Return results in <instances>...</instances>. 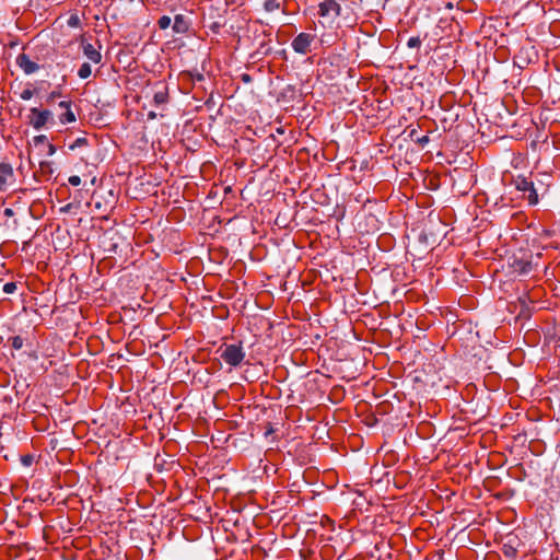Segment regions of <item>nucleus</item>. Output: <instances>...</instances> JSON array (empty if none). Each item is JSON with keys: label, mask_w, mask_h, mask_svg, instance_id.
I'll return each mask as SVG.
<instances>
[{"label": "nucleus", "mask_w": 560, "mask_h": 560, "mask_svg": "<svg viewBox=\"0 0 560 560\" xmlns=\"http://www.w3.org/2000/svg\"><path fill=\"white\" fill-rule=\"evenodd\" d=\"M280 7L279 2L277 0H266L264 3V8L267 12H272L278 10Z\"/></svg>", "instance_id": "nucleus-14"}, {"label": "nucleus", "mask_w": 560, "mask_h": 560, "mask_svg": "<svg viewBox=\"0 0 560 560\" xmlns=\"http://www.w3.org/2000/svg\"><path fill=\"white\" fill-rule=\"evenodd\" d=\"M421 45V40L419 37H410L407 42V46L409 48H418Z\"/></svg>", "instance_id": "nucleus-19"}, {"label": "nucleus", "mask_w": 560, "mask_h": 560, "mask_svg": "<svg viewBox=\"0 0 560 560\" xmlns=\"http://www.w3.org/2000/svg\"><path fill=\"white\" fill-rule=\"evenodd\" d=\"M516 548L513 547L511 541L503 545V553L508 557H515L516 556Z\"/></svg>", "instance_id": "nucleus-16"}, {"label": "nucleus", "mask_w": 560, "mask_h": 560, "mask_svg": "<svg viewBox=\"0 0 560 560\" xmlns=\"http://www.w3.org/2000/svg\"><path fill=\"white\" fill-rule=\"evenodd\" d=\"M33 95H34V91H32L30 89H25L21 93V98L24 101H27V100H31L33 97Z\"/></svg>", "instance_id": "nucleus-23"}, {"label": "nucleus", "mask_w": 560, "mask_h": 560, "mask_svg": "<svg viewBox=\"0 0 560 560\" xmlns=\"http://www.w3.org/2000/svg\"><path fill=\"white\" fill-rule=\"evenodd\" d=\"M11 212H12V210H11V209H7V210H5V213H7V214H10Z\"/></svg>", "instance_id": "nucleus-31"}, {"label": "nucleus", "mask_w": 560, "mask_h": 560, "mask_svg": "<svg viewBox=\"0 0 560 560\" xmlns=\"http://www.w3.org/2000/svg\"><path fill=\"white\" fill-rule=\"evenodd\" d=\"M173 31L175 33H186L188 31V23L184 15H182V14L175 15Z\"/></svg>", "instance_id": "nucleus-10"}, {"label": "nucleus", "mask_w": 560, "mask_h": 560, "mask_svg": "<svg viewBox=\"0 0 560 560\" xmlns=\"http://www.w3.org/2000/svg\"><path fill=\"white\" fill-rule=\"evenodd\" d=\"M420 141H421V142H428V141H429V139H428V137H427V136H424Z\"/></svg>", "instance_id": "nucleus-29"}, {"label": "nucleus", "mask_w": 560, "mask_h": 560, "mask_svg": "<svg viewBox=\"0 0 560 560\" xmlns=\"http://www.w3.org/2000/svg\"><path fill=\"white\" fill-rule=\"evenodd\" d=\"M91 73H92V69H91L90 63H88V62L82 63L78 71V75L80 79H88L91 75Z\"/></svg>", "instance_id": "nucleus-13"}, {"label": "nucleus", "mask_w": 560, "mask_h": 560, "mask_svg": "<svg viewBox=\"0 0 560 560\" xmlns=\"http://www.w3.org/2000/svg\"><path fill=\"white\" fill-rule=\"evenodd\" d=\"M86 144H88L86 138L81 137V138L75 139V141L69 145V149L75 150L77 148H80V147H83Z\"/></svg>", "instance_id": "nucleus-18"}, {"label": "nucleus", "mask_w": 560, "mask_h": 560, "mask_svg": "<svg viewBox=\"0 0 560 560\" xmlns=\"http://www.w3.org/2000/svg\"><path fill=\"white\" fill-rule=\"evenodd\" d=\"M156 118V114L154 112H149L148 113V119L152 120V119H155Z\"/></svg>", "instance_id": "nucleus-27"}, {"label": "nucleus", "mask_w": 560, "mask_h": 560, "mask_svg": "<svg viewBox=\"0 0 560 560\" xmlns=\"http://www.w3.org/2000/svg\"><path fill=\"white\" fill-rule=\"evenodd\" d=\"M80 23V20L78 16H70L69 21H68V24L70 26H78Z\"/></svg>", "instance_id": "nucleus-25"}, {"label": "nucleus", "mask_w": 560, "mask_h": 560, "mask_svg": "<svg viewBox=\"0 0 560 560\" xmlns=\"http://www.w3.org/2000/svg\"><path fill=\"white\" fill-rule=\"evenodd\" d=\"M318 14L322 18L329 19L330 22H334L341 12V7L336 0H325L318 5Z\"/></svg>", "instance_id": "nucleus-4"}, {"label": "nucleus", "mask_w": 560, "mask_h": 560, "mask_svg": "<svg viewBox=\"0 0 560 560\" xmlns=\"http://www.w3.org/2000/svg\"><path fill=\"white\" fill-rule=\"evenodd\" d=\"M153 101L156 105L164 104L167 101V94L164 91L156 92L153 96Z\"/></svg>", "instance_id": "nucleus-15"}, {"label": "nucleus", "mask_w": 560, "mask_h": 560, "mask_svg": "<svg viewBox=\"0 0 560 560\" xmlns=\"http://www.w3.org/2000/svg\"><path fill=\"white\" fill-rule=\"evenodd\" d=\"M68 182L72 186H79L81 184V178L78 175H72L69 177Z\"/></svg>", "instance_id": "nucleus-24"}, {"label": "nucleus", "mask_w": 560, "mask_h": 560, "mask_svg": "<svg viewBox=\"0 0 560 560\" xmlns=\"http://www.w3.org/2000/svg\"><path fill=\"white\" fill-rule=\"evenodd\" d=\"M314 39H315V35H313V34L300 33L292 40L291 46L295 52L305 55L311 51V45Z\"/></svg>", "instance_id": "nucleus-5"}, {"label": "nucleus", "mask_w": 560, "mask_h": 560, "mask_svg": "<svg viewBox=\"0 0 560 560\" xmlns=\"http://www.w3.org/2000/svg\"><path fill=\"white\" fill-rule=\"evenodd\" d=\"M523 198L526 199L528 205L530 206H535L538 203V194L534 185L526 191V194H523Z\"/></svg>", "instance_id": "nucleus-12"}, {"label": "nucleus", "mask_w": 560, "mask_h": 560, "mask_svg": "<svg viewBox=\"0 0 560 560\" xmlns=\"http://www.w3.org/2000/svg\"><path fill=\"white\" fill-rule=\"evenodd\" d=\"M13 178V168L10 164H0V191H2L10 179Z\"/></svg>", "instance_id": "nucleus-9"}, {"label": "nucleus", "mask_w": 560, "mask_h": 560, "mask_svg": "<svg viewBox=\"0 0 560 560\" xmlns=\"http://www.w3.org/2000/svg\"><path fill=\"white\" fill-rule=\"evenodd\" d=\"M48 165H49V163H46V162L40 163L42 168H44L45 166H48Z\"/></svg>", "instance_id": "nucleus-30"}, {"label": "nucleus", "mask_w": 560, "mask_h": 560, "mask_svg": "<svg viewBox=\"0 0 560 560\" xmlns=\"http://www.w3.org/2000/svg\"><path fill=\"white\" fill-rule=\"evenodd\" d=\"M15 290H16V284L14 282H7L3 285V292L7 294H11V293L15 292Z\"/></svg>", "instance_id": "nucleus-22"}, {"label": "nucleus", "mask_w": 560, "mask_h": 560, "mask_svg": "<svg viewBox=\"0 0 560 560\" xmlns=\"http://www.w3.org/2000/svg\"><path fill=\"white\" fill-rule=\"evenodd\" d=\"M46 147H47V154H48V155H52V154H55V152H56V148H55V145H54V144H51V143H47V145H46Z\"/></svg>", "instance_id": "nucleus-26"}, {"label": "nucleus", "mask_w": 560, "mask_h": 560, "mask_svg": "<svg viewBox=\"0 0 560 560\" xmlns=\"http://www.w3.org/2000/svg\"><path fill=\"white\" fill-rule=\"evenodd\" d=\"M33 141L35 145H47V137L45 135L34 137Z\"/></svg>", "instance_id": "nucleus-20"}, {"label": "nucleus", "mask_w": 560, "mask_h": 560, "mask_svg": "<svg viewBox=\"0 0 560 560\" xmlns=\"http://www.w3.org/2000/svg\"><path fill=\"white\" fill-rule=\"evenodd\" d=\"M515 188L518 190V191H522L523 194H526V191L532 188V186L534 185V183L529 179H527L526 177H521L518 176L515 182Z\"/></svg>", "instance_id": "nucleus-11"}, {"label": "nucleus", "mask_w": 560, "mask_h": 560, "mask_svg": "<svg viewBox=\"0 0 560 560\" xmlns=\"http://www.w3.org/2000/svg\"><path fill=\"white\" fill-rule=\"evenodd\" d=\"M12 347L15 350H20L23 347V338L20 336H15L12 338Z\"/></svg>", "instance_id": "nucleus-21"}, {"label": "nucleus", "mask_w": 560, "mask_h": 560, "mask_svg": "<svg viewBox=\"0 0 560 560\" xmlns=\"http://www.w3.org/2000/svg\"><path fill=\"white\" fill-rule=\"evenodd\" d=\"M534 265L536 266L537 262L533 261V255L526 254H523L521 257H513L510 264L513 272L518 276L528 275L533 270Z\"/></svg>", "instance_id": "nucleus-3"}, {"label": "nucleus", "mask_w": 560, "mask_h": 560, "mask_svg": "<svg viewBox=\"0 0 560 560\" xmlns=\"http://www.w3.org/2000/svg\"><path fill=\"white\" fill-rule=\"evenodd\" d=\"M16 63L26 74H32L39 68L38 65L31 60L26 54L19 55L16 58Z\"/></svg>", "instance_id": "nucleus-6"}, {"label": "nucleus", "mask_w": 560, "mask_h": 560, "mask_svg": "<svg viewBox=\"0 0 560 560\" xmlns=\"http://www.w3.org/2000/svg\"><path fill=\"white\" fill-rule=\"evenodd\" d=\"M171 18L167 15H163L159 19L158 25L161 30H166L171 25Z\"/></svg>", "instance_id": "nucleus-17"}, {"label": "nucleus", "mask_w": 560, "mask_h": 560, "mask_svg": "<svg viewBox=\"0 0 560 560\" xmlns=\"http://www.w3.org/2000/svg\"><path fill=\"white\" fill-rule=\"evenodd\" d=\"M59 107L65 109V112L59 116V120L61 124H69L75 121V115L71 109L70 102L62 101L59 103Z\"/></svg>", "instance_id": "nucleus-8"}, {"label": "nucleus", "mask_w": 560, "mask_h": 560, "mask_svg": "<svg viewBox=\"0 0 560 560\" xmlns=\"http://www.w3.org/2000/svg\"><path fill=\"white\" fill-rule=\"evenodd\" d=\"M220 357L226 364L238 366L245 358V351L241 343L225 345L221 348Z\"/></svg>", "instance_id": "nucleus-1"}, {"label": "nucleus", "mask_w": 560, "mask_h": 560, "mask_svg": "<svg viewBox=\"0 0 560 560\" xmlns=\"http://www.w3.org/2000/svg\"><path fill=\"white\" fill-rule=\"evenodd\" d=\"M81 46H82L84 56L90 61H92L93 63H100L102 61V55H101L100 50L94 47V45L82 39Z\"/></svg>", "instance_id": "nucleus-7"}, {"label": "nucleus", "mask_w": 560, "mask_h": 560, "mask_svg": "<svg viewBox=\"0 0 560 560\" xmlns=\"http://www.w3.org/2000/svg\"><path fill=\"white\" fill-rule=\"evenodd\" d=\"M31 462H32V457H31V456H25V457L23 458V463H24L25 465H30V464H31Z\"/></svg>", "instance_id": "nucleus-28"}, {"label": "nucleus", "mask_w": 560, "mask_h": 560, "mask_svg": "<svg viewBox=\"0 0 560 560\" xmlns=\"http://www.w3.org/2000/svg\"><path fill=\"white\" fill-rule=\"evenodd\" d=\"M28 124L36 130H40L49 120L52 119V113L48 109L33 107L27 116Z\"/></svg>", "instance_id": "nucleus-2"}]
</instances>
